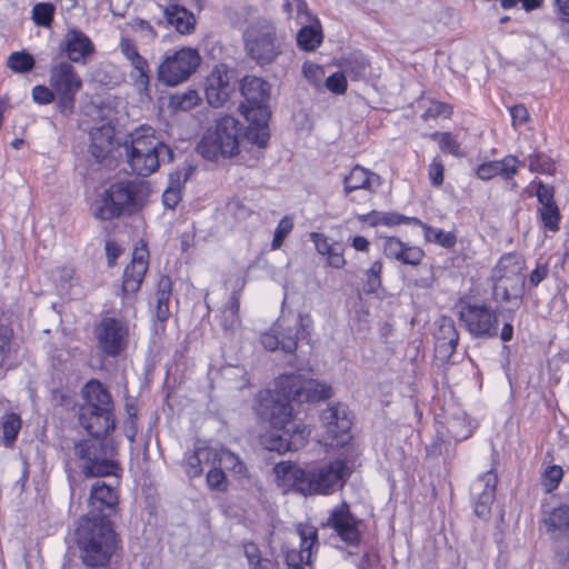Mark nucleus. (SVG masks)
Segmentation results:
<instances>
[{
    "instance_id": "nucleus-1",
    "label": "nucleus",
    "mask_w": 569,
    "mask_h": 569,
    "mask_svg": "<svg viewBox=\"0 0 569 569\" xmlns=\"http://www.w3.org/2000/svg\"><path fill=\"white\" fill-rule=\"evenodd\" d=\"M276 397L262 403V415L270 420L271 429L261 437L266 449L286 453L302 448L310 430L292 419L290 402L325 400L331 397V387L301 375H282L276 380Z\"/></svg>"
},
{
    "instance_id": "nucleus-2",
    "label": "nucleus",
    "mask_w": 569,
    "mask_h": 569,
    "mask_svg": "<svg viewBox=\"0 0 569 569\" xmlns=\"http://www.w3.org/2000/svg\"><path fill=\"white\" fill-rule=\"evenodd\" d=\"M82 562L91 568L104 567L118 548L117 535L109 520L83 517L76 531Z\"/></svg>"
},
{
    "instance_id": "nucleus-3",
    "label": "nucleus",
    "mask_w": 569,
    "mask_h": 569,
    "mask_svg": "<svg viewBox=\"0 0 569 569\" xmlns=\"http://www.w3.org/2000/svg\"><path fill=\"white\" fill-rule=\"evenodd\" d=\"M241 92L246 102L241 103L239 109L249 122L243 137L253 146L266 148L270 137L268 128L270 110L267 104L270 87L261 78L246 77L241 83Z\"/></svg>"
},
{
    "instance_id": "nucleus-4",
    "label": "nucleus",
    "mask_w": 569,
    "mask_h": 569,
    "mask_svg": "<svg viewBox=\"0 0 569 569\" xmlns=\"http://www.w3.org/2000/svg\"><path fill=\"white\" fill-rule=\"evenodd\" d=\"M124 148L128 164L141 177L150 176L157 171L161 162H170L173 159V151L156 136L151 127L142 126L131 132Z\"/></svg>"
},
{
    "instance_id": "nucleus-5",
    "label": "nucleus",
    "mask_w": 569,
    "mask_h": 569,
    "mask_svg": "<svg viewBox=\"0 0 569 569\" xmlns=\"http://www.w3.org/2000/svg\"><path fill=\"white\" fill-rule=\"evenodd\" d=\"M83 403L79 422L89 435H108L114 429L113 400L108 389L98 380H90L82 389Z\"/></svg>"
},
{
    "instance_id": "nucleus-6",
    "label": "nucleus",
    "mask_w": 569,
    "mask_h": 569,
    "mask_svg": "<svg viewBox=\"0 0 569 569\" xmlns=\"http://www.w3.org/2000/svg\"><path fill=\"white\" fill-rule=\"evenodd\" d=\"M247 54L259 66L273 63L283 52L284 37L266 19L251 22L243 33Z\"/></svg>"
},
{
    "instance_id": "nucleus-7",
    "label": "nucleus",
    "mask_w": 569,
    "mask_h": 569,
    "mask_svg": "<svg viewBox=\"0 0 569 569\" xmlns=\"http://www.w3.org/2000/svg\"><path fill=\"white\" fill-rule=\"evenodd\" d=\"M241 124L238 119L224 116L217 120L213 130H208L198 143V152L214 161L220 157L232 158L239 153Z\"/></svg>"
},
{
    "instance_id": "nucleus-8",
    "label": "nucleus",
    "mask_w": 569,
    "mask_h": 569,
    "mask_svg": "<svg viewBox=\"0 0 569 569\" xmlns=\"http://www.w3.org/2000/svg\"><path fill=\"white\" fill-rule=\"evenodd\" d=\"M74 445V455L83 461L82 473L86 478L116 476L118 465L112 460L113 447L102 437L90 435Z\"/></svg>"
},
{
    "instance_id": "nucleus-9",
    "label": "nucleus",
    "mask_w": 569,
    "mask_h": 569,
    "mask_svg": "<svg viewBox=\"0 0 569 569\" xmlns=\"http://www.w3.org/2000/svg\"><path fill=\"white\" fill-rule=\"evenodd\" d=\"M312 320L309 315H298L296 318L281 317L273 327L261 336V345L269 351L282 350L293 353L298 340L310 333Z\"/></svg>"
},
{
    "instance_id": "nucleus-10",
    "label": "nucleus",
    "mask_w": 569,
    "mask_h": 569,
    "mask_svg": "<svg viewBox=\"0 0 569 569\" xmlns=\"http://www.w3.org/2000/svg\"><path fill=\"white\" fill-rule=\"evenodd\" d=\"M525 261L517 253L502 256L492 271L493 295L501 301L520 299L525 290Z\"/></svg>"
},
{
    "instance_id": "nucleus-11",
    "label": "nucleus",
    "mask_w": 569,
    "mask_h": 569,
    "mask_svg": "<svg viewBox=\"0 0 569 569\" xmlns=\"http://www.w3.org/2000/svg\"><path fill=\"white\" fill-rule=\"evenodd\" d=\"M459 320L475 338H493L498 336L499 318L495 309L486 303H461Z\"/></svg>"
},
{
    "instance_id": "nucleus-12",
    "label": "nucleus",
    "mask_w": 569,
    "mask_h": 569,
    "mask_svg": "<svg viewBox=\"0 0 569 569\" xmlns=\"http://www.w3.org/2000/svg\"><path fill=\"white\" fill-rule=\"evenodd\" d=\"M201 62L197 49L182 48L164 58L158 68V78L167 86H177L186 81Z\"/></svg>"
},
{
    "instance_id": "nucleus-13",
    "label": "nucleus",
    "mask_w": 569,
    "mask_h": 569,
    "mask_svg": "<svg viewBox=\"0 0 569 569\" xmlns=\"http://www.w3.org/2000/svg\"><path fill=\"white\" fill-rule=\"evenodd\" d=\"M98 347L109 357H117L128 346L129 325L126 320L104 317L94 329Z\"/></svg>"
},
{
    "instance_id": "nucleus-14",
    "label": "nucleus",
    "mask_w": 569,
    "mask_h": 569,
    "mask_svg": "<svg viewBox=\"0 0 569 569\" xmlns=\"http://www.w3.org/2000/svg\"><path fill=\"white\" fill-rule=\"evenodd\" d=\"M349 476L346 462L337 459L309 471L310 495H329L343 487Z\"/></svg>"
},
{
    "instance_id": "nucleus-15",
    "label": "nucleus",
    "mask_w": 569,
    "mask_h": 569,
    "mask_svg": "<svg viewBox=\"0 0 569 569\" xmlns=\"http://www.w3.org/2000/svg\"><path fill=\"white\" fill-rule=\"evenodd\" d=\"M321 421L326 428L327 436L323 441L327 446L341 447L350 440L352 421L343 406H329L322 411Z\"/></svg>"
},
{
    "instance_id": "nucleus-16",
    "label": "nucleus",
    "mask_w": 569,
    "mask_h": 569,
    "mask_svg": "<svg viewBox=\"0 0 569 569\" xmlns=\"http://www.w3.org/2000/svg\"><path fill=\"white\" fill-rule=\"evenodd\" d=\"M50 87L64 106H71L82 87V80L72 64L61 62L51 68Z\"/></svg>"
},
{
    "instance_id": "nucleus-17",
    "label": "nucleus",
    "mask_w": 569,
    "mask_h": 569,
    "mask_svg": "<svg viewBox=\"0 0 569 569\" xmlns=\"http://www.w3.org/2000/svg\"><path fill=\"white\" fill-rule=\"evenodd\" d=\"M89 511L86 517L107 519L118 509L119 493L117 487L104 481H96L90 489L88 499Z\"/></svg>"
},
{
    "instance_id": "nucleus-18",
    "label": "nucleus",
    "mask_w": 569,
    "mask_h": 569,
    "mask_svg": "<svg viewBox=\"0 0 569 569\" xmlns=\"http://www.w3.org/2000/svg\"><path fill=\"white\" fill-rule=\"evenodd\" d=\"M107 192L110 201L119 207L120 214L123 210L132 211L142 207L148 197V188L142 182H117Z\"/></svg>"
},
{
    "instance_id": "nucleus-19",
    "label": "nucleus",
    "mask_w": 569,
    "mask_h": 569,
    "mask_svg": "<svg viewBox=\"0 0 569 569\" xmlns=\"http://www.w3.org/2000/svg\"><path fill=\"white\" fill-rule=\"evenodd\" d=\"M296 533L300 539V549L286 552V560L291 569H301L302 563H310L312 553L318 549L317 529L308 523H299Z\"/></svg>"
},
{
    "instance_id": "nucleus-20",
    "label": "nucleus",
    "mask_w": 569,
    "mask_h": 569,
    "mask_svg": "<svg viewBox=\"0 0 569 569\" xmlns=\"http://www.w3.org/2000/svg\"><path fill=\"white\" fill-rule=\"evenodd\" d=\"M327 525L348 545H357L360 540L359 521L350 512L345 502L330 511Z\"/></svg>"
},
{
    "instance_id": "nucleus-21",
    "label": "nucleus",
    "mask_w": 569,
    "mask_h": 569,
    "mask_svg": "<svg viewBox=\"0 0 569 569\" xmlns=\"http://www.w3.org/2000/svg\"><path fill=\"white\" fill-rule=\"evenodd\" d=\"M497 482V473L493 470H489L479 476L471 485L470 492L477 516L483 517L489 515L495 500Z\"/></svg>"
},
{
    "instance_id": "nucleus-22",
    "label": "nucleus",
    "mask_w": 569,
    "mask_h": 569,
    "mask_svg": "<svg viewBox=\"0 0 569 569\" xmlns=\"http://www.w3.org/2000/svg\"><path fill=\"white\" fill-rule=\"evenodd\" d=\"M278 486L284 492L295 490L305 496L310 495L309 471L291 462H280L274 468Z\"/></svg>"
},
{
    "instance_id": "nucleus-23",
    "label": "nucleus",
    "mask_w": 569,
    "mask_h": 569,
    "mask_svg": "<svg viewBox=\"0 0 569 569\" xmlns=\"http://www.w3.org/2000/svg\"><path fill=\"white\" fill-rule=\"evenodd\" d=\"M234 90L230 83L228 71L223 67H217L207 79L206 97L208 103L213 108L222 107Z\"/></svg>"
},
{
    "instance_id": "nucleus-24",
    "label": "nucleus",
    "mask_w": 569,
    "mask_h": 569,
    "mask_svg": "<svg viewBox=\"0 0 569 569\" xmlns=\"http://www.w3.org/2000/svg\"><path fill=\"white\" fill-rule=\"evenodd\" d=\"M382 250L387 258L410 266L420 264L425 257V251L420 247L403 242L397 237H386Z\"/></svg>"
},
{
    "instance_id": "nucleus-25",
    "label": "nucleus",
    "mask_w": 569,
    "mask_h": 569,
    "mask_svg": "<svg viewBox=\"0 0 569 569\" xmlns=\"http://www.w3.org/2000/svg\"><path fill=\"white\" fill-rule=\"evenodd\" d=\"M148 258L149 252L146 247L133 250L132 260L123 272L122 290L126 293H136L139 290L148 270Z\"/></svg>"
},
{
    "instance_id": "nucleus-26",
    "label": "nucleus",
    "mask_w": 569,
    "mask_h": 569,
    "mask_svg": "<svg viewBox=\"0 0 569 569\" xmlns=\"http://www.w3.org/2000/svg\"><path fill=\"white\" fill-rule=\"evenodd\" d=\"M521 166V161L508 154L501 160L488 161L479 164L476 169V174L481 180H490L495 177H501L503 180H511Z\"/></svg>"
},
{
    "instance_id": "nucleus-27",
    "label": "nucleus",
    "mask_w": 569,
    "mask_h": 569,
    "mask_svg": "<svg viewBox=\"0 0 569 569\" xmlns=\"http://www.w3.org/2000/svg\"><path fill=\"white\" fill-rule=\"evenodd\" d=\"M172 296V281L168 276H161L157 283V289L150 300L153 315L158 323L163 329L164 322L170 318V299Z\"/></svg>"
},
{
    "instance_id": "nucleus-28",
    "label": "nucleus",
    "mask_w": 569,
    "mask_h": 569,
    "mask_svg": "<svg viewBox=\"0 0 569 569\" xmlns=\"http://www.w3.org/2000/svg\"><path fill=\"white\" fill-rule=\"evenodd\" d=\"M63 48L72 62L84 61L94 51L90 38L78 29L68 30L63 39Z\"/></svg>"
},
{
    "instance_id": "nucleus-29",
    "label": "nucleus",
    "mask_w": 569,
    "mask_h": 569,
    "mask_svg": "<svg viewBox=\"0 0 569 569\" xmlns=\"http://www.w3.org/2000/svg\"><path fill=\"white\" fill-rule=\"evenodd\" d=\"M433 336L437 351L443 357H450L455 352L459 341V333L453 320L449 317H441L437 321Z\"/></svg>"
},
{
    "instance_id": "nucleus-30",
    "label": "nucleus",
    "mask_w": 569,
    "mask_h": 569,
    "mask_svg": "<svg viewBox=\"0 0 569 569\" xmlns=\"http://www.w3.org/2000/svg\"><path fill=\"white\" fill-rule=\"evenodd\" d=\"M310 240L313 242L317 252L327 257V263L335 269L346 266L343 252L345 247L338 242H330L329 238L320 232H311Z\"/></svg>"
},
{
    "instance_id": "nucleus-31",
    "label": "nucleus",
    "mask_w": 569,
    "mask_h": 569,
    "mask_svg": "<svg viewBox=\"0 0 569 569\" xmlns=\"http://www.w3.org/2000/svg\"><path fill=\"white\" fill-rule=\"evenodd\" d=\"M381 184L380 177L363 167L356 166L343 179L346 193L357 190L373 192Z\"/></svg>"
},
{
    "instance_id": "nucleus-32",
    "label": "nucleus",
    "mask_w": 569,
    "mask_h": 569,
    "mask_svg": "<svg viewBox=\"0 0 569 569\" xmlns=\"http://www.w3.org/2000/svg\"><path fill=\"white\" fill-rule=\"evenodd\" d=\"M167 23L180 34H190L196 29V18L192 12L179 4H170L163 10Z\"/></svg>"
},
{
    "instance_id": "nucleus-33",
    "label": "nucleus",
    "mask_w": 569,
    "mask_h": 569,
    "mask_svg": "<svg viewBox=\"0 0 569 569\" xmlns=\"http://www.w3.org/2000/svg\"><path fill=\"white\" fill-rule=\"evenodd\" d=\"M53 282L60 295L80 296V280L71 267H59L52 273Z\"/></svg>"
},
{
    "instance_id": "nucleus-34",
    "label": "nucleus",
    "mask_w": 569,
    "mask_h": 569,
    "mask_svg": "<svg viewBox=\"0 0 569 569\" xmlns=\"http://www.w3.org/2000/svg\"><path fill=\"white\" fill-rule=\"evenodd\" d=\"M547 531L553 538L569 537V506L553 509L546 518Z\"/></svg>"
},
{
    "instance_id": "nucleus-35",
    "label": "nucleus",
    "mask_w": 569,
    "mask_h": 569,
    "mask_svg": "<svg viewBox=\"0 0 569 569\" xmlns=\"http://www.w3.org/2000/svg\"><path fill=\"white\" fill-rule=\"evenodd\" d=\"M217 449L204 446L198 442L193 452L187 453L184 457V469L190 478L199 477L203 472L201 467V459L216 460Z\"/></svg>"
},
{
    "instance_id": "nucleus-36",
    "label": "nucleus",
    "mask_w": 569,
    "mask_h": 569,
    "mask_svg": "<svg viewBox=\"0 0 569 569\" xmlns=\"http://www.w3.org/2000/svg\"><path fill=\"white\" fill-rule=\"evenodd\" d=\"M410 224L419 226L423 230L426 242L436 243L446 249L453 248L457 243V237L453 232L429 226L416 217L410 220Z\"/></svg>"
},
{
    "instance_id": "nucleus-37",
    "label": "nucleus",
    "mask_w": 569,
    "mask_h": 569,
    "mask_svg": "<svg viewBox=\"0 0 569 569\" xmlns=\"http://www.w3.org/2000/svg\"><path fill=\"white\" fill-rule=\"evenodd\" d=\"M239 308V293L233 292L219 316V325L228 333H233L240 327Z\"/></svg>"
},
{
    "instance_id": "nucleus-38",
    "label": "nucleus",
    "mask_w": 569,
    "mask_h": 569,
    "mask_svg": "<svg viewBox=\"0 0 569 569\" xmlns=\"http://www.w3.org/2000/svg\"><path fill=\"white\" fill-rule=\"evenodd\" d=\"M413 217H407L397 212H382V211H371L366 214L359 216V220L361 222H366L371 227L377 226H387L393 227L401 223L410 224V220Z\"/></svg>"
},
{
    "instance_id": "nucleus-39",
    "label": "nucleus",
    "mask_w": 569,
    "mask_h": 569,
    "mask_svg": "<svg viewBox=\"0 0 569 569\" xmlns=\"http://www.w3.org/2000/svg\"><path fill=\"white\" fill-rule=\"evenodd\" d=\"M131 70L129 77L133 87L139 93H147L150 87V67L146 58L130 62Z\"/></svg>"
},
{
    "instance_id": "nucleus-40",
    "label": "nucleus",
    "mask_w": 569,
    "mask_h": 569,
    "mask_svg": "<svg viewBox=\"0 0 569 569\" xmlns=\"http://www.w3.org/2000/svg\"><path fill=\"white\" fill-rule=\"evenodd\" d=\"M316 24L302 27L297 34L298 47L306 51L316 50L322 42V33L320 23L315 20Z\"/></svg>"
},
{
    "instance_id": "nucleus-41",
    "label": "nucleus",
    "mask_w": 569,
    "mask_h": 569,
    "mask_svg": "<svg viewBox=\"0 0 569 569\" xmlns=\"http://www.w3.org/2000/svg\"><path fill=\"white\" fill-rule=\"evenodd\" d=\"M216 460L219 467L224 468L237 476H242L246 472L244 463L237 455L227 449H217Z\"/></svg>"
},
{
    "instance_id": "nucleus-42",
    "label": "nucleus",
    "mask_w": 569,
    "mask_h": 569,
    "mask_svg": "<svg viewBox=\"0 0 569 569\" xmlns=\"http://www.w3.org/2000/svg\"><path fill=\"white\" fill-rule=\"evenodd\" d=\"M243 552L248 560L249 569H273V562L261 556V552L257 545L247 542L243 545Z\"/></svg>"
},
{
    "instance_id": "nucleus-43",
    "label": "nucleus",
    "mask_w": 569,
    "mask_h": 569,
    "mask_svg": "<svg viewBox=\"0 0 569 569\" xmlns=\"http://www.w3.org/2000/svg\"><path fill=\"white\" fill-rule=\"evenodd\" d=\"M108 197L107 190L93 203V211L96 218L100 220H111L120 216L119 207H116Z\"/></svg>"
},
{
    "instance_id": "nucleus-44",
    "label": "nucleus",
    "mask_w": 569,
    "mask_h": 569,
    "mask_svg": "<svg viewBox=\"0 0 569 569\" xmlns=\"http://www.w3.org/2000/svg\"><path fill=\"white\" fill-rule=\"evenodd\" d=\"M430 139L438 141L439 148L442 152L452 154L455 157H461L460 142L451 132H432Z\"/></svg>"
},
{
    "instance_id": "nucleus-45",
    "label": "nucleus",
    "mask_w": 569,
    "mask_h": 569,
    "mask_svg": "<svg viewBox=\"0 0 569 569\" xmlns=\"http://www.w3.org/2000/svg\"><path fill=\"white\" fill-rule=\"evenodd\" d=\"M283 8L290 18L297 19V21L301 24L317 20L310 14L307 2L305 0L287 1Z\"/></svg>"
},
{
    "instance_id": "nucleus-46",
    "label": "nucleus",
    "mask_w": 569,
    "mask_h": 569,
    "mask_svg": "<svg viewBox=\"0 0 569 569\" xmlns=\"http://www.w3.org/2000/svg\"><path fill=\"white\" fill-rule=\"evenodd\" d=\"M7 64L13 72L23 73L33 69L34 59L27 52L17 51L9 56Z\"/></svg>"
},
{
    "instance_id": "nucleus-47",
    "label": "nucleus",
    "mask_w": 569,
    "mask_h": 569,
    "mask_svg": "<svg viewBox=\"0 0 569 569\" xmlns=\"http://www.w3.org/2000/svg\"><path fill=\"white\" fill-rule=\"evenodd\" d=\"M21 428L20 417L16 413L6 416L2 422V441L7 447H10L17 439Z\"/></svg>"
},
{
    "instance_id": "nucleus-48",
    "label": "nucleus",
    "mask_w": 569,
    "mask_h": 569,
    "mask_svg": "<svg viewBox=\"0 0 569 569\" xmlns=\"http://www.w3.org/2000/svg\"><path fill=\"white\" fill-rule=\"evenodd\" d=\"M199 101L200 97L198 91L191 89L183 92H177L171 97V104L183 111L194 108Z\"/></svg>"
},
{
    "instance_id": "nucleus-49",
    "label": "nucleus",
    "mask_w": 569,
    "mask_h": 569,
    "mask_svg": "<svg viewBox=\"0 0 569 569\" xmlns=\"http://www.w3.org/2000/svg\"><path fill=\"white\" fill-rule=\"evenodd\" d=\"M539 216L543 223V227L552 232H557L559 230V223H560V212L557 204L548 206V207H540L539 208Z\"/></svg>"
},
{
    "instance_id": "nucleus-50",
    "label": "nucleus",
    "mask_w": 569,
    "mask_h": 569,
    "mask_svg": "<svg viewBox=\"0 0 569 569\" xmlns=\"http://www.w3.org/2000/svg\"><path fill=\"white\" fill-rule=\"evenodd\" d=\"M54 7L51 3H38L32 9V19L37 26L49 27L53 20Z\"/></svg>"
},
{
    "instance_id": "nucleus-51",
    "label": "nucleus",
    "mask_w": 569,
    "mask_h": 569,
    "mask_svg": "<svg viewBox=\"0 0 569 569\" xmlns=\"http://www.w3.org/2000/svg\"><path fill=\"white\" fill-rule=\"evenodd\" d=\"M368 63L362 56H353L346 60L343 72L351 79H360L365 76Z\"/></svg>"
},
{
    "instance_id": "nucleus-52",
    "label": "nucleus",
    "mask_w": 569,
    "mask_h": 569,
    "mask_svg": "<svg viewBox=\"0 0 569 569\" xmlns=\"http://www.w3.org/2000/svg\"><path fill=\"white\" fill-rule=\"evenodd\" d=\"M529 169L532 172L553 174L555 164L551 159L542 153H535L529 158Z\"/></svg>"
},
{
    "instance_id": "nucleus-53",
    "label": "nucleus",
    "mask_w": 569,
    "mask_h": 569,
    "mask_svg": "<svg viewBox=\"0 0 569 569\" xmlns=\"http://www.w3.org/2000/svg\"><path fill=\"white\" fill-rule=\"evenodd\" d=\"M292 229H293V220L288 216L283 217L279 221V223L274 230L273 239L271 242V249L272 250L280 249L284 239L292 231Z\"/></svg>"
},
{
    "instance_id": "nucleus-54",
    "label": "nucleus",
    "mask_w": 569,
    "mask_h": 569,
    "mask_svg": "<svg viewBox=\"0 0 569 569\" xmlns=\"http://www.w3.org/2000/svg\"><path fill=\"white\" fill-rule=\"evenodd\" d=\"M381 261H375L371 267L366 271V290L368 292H376L381 287Z\"/></svg>"
},
{
    "instance_id": "nucleus-55",
    "label": "nucleus",
    "mask_w": 569,
    "mask_h": 569,
    "mask_svg": "<svg viewBox=\"0 0 569 569\" xmlns=\"http://www.w3.org/2000/svg\"><path fill=\"white\" fill-rule=\"evenodd\" d=\"M448 432L455 440L461 441L470 437L471 429L465 418H453L448 421Z\"/></svg>"
},
{
    "instance_id": "nucleus-56",
    "label": "nucleus",
    "mask_w": 569,
    "mask_h": 569,
    "mask_svg": "<svg viewBox=\"0 0 569 569\" xmlns=\"http://www.w3.org/2000/svg\"><path fill=\"white\" fill-rule=\"evenodd\" d=\"M131 30L139 33L141 39L147 43L152 42L157 38V31L154 28L143 19H134L129 23Z\"/></svg>"
},
{
    "instance_id": "nucleus-57",
    "label": "nucleus",
    "mask_w": 569,
    "mask_h": 569,
    "mask_svg": "<svg viewBox=\"0 0 569 569\" xmlns=\"http://www.w3.org/2000/svg\"><path fill=\"white\" fill-rule=\"evenodd\" d=\"M207 485L212 490L221 492L227 490L228 481L221 467H213L212 469L209 470V472L207 473Z\"/></svg>"
},
{
    "instance_id": "nucleus-58",
    "label": "nucleus",
    "mask_w": 569,
    "mask_h": 569,
    "mask_svg": "<svg viewBox=\"0 0 569 569\" xmlns=\"http://www.w3.org/2000/svg\"><path fill=\"white\" fill-rule=\"evenodd\" d=\"M562 476H563V471H562L561 467L556 466V465L549 466L543 473V480H542V485H543L546 491L550 492L553 489H556L558 487L559 482L561 481Z\"/></svg>"
},
{
    "instance_id": "nucleus-59",
    "label": "nucleus",
    "mask_w": 569,
    "mask_h": 569,
    "mask_svg": "<svg viewBox=\"0 0 569 569\" xmlns=\"http://www.w3.org/2000/svg\"><path fill=\"white\" fill-rule=\"evenodd\" d=\"M181 200V189L178 181L170 180V186L163 191L162 201L166 208L174 209Z\"/></svg>"
},
{
    "instance_id": "nucleus-60",
    "label": "nucleus",
    "mask_w": 569,
    "mask_h": 569,
    "mask_svg": "<svg viewBox=\"0 0 569 569\" xmlns=\"http://www.w3.org/2000/svg\"><path fill=\"white\" fill-rule=\"evenodd\" d=\"M452 113V107L440 101H430V106L422 113V119L428 120L437 118L439 116L450 117Z\"/></svg>"
},
{
    "instance_id": "nucleus-61",
    "label": "nucleus",
    "mask_w": 569,
    "mask_h": 569,
    "mask_svg": "<svg viewBox=\"0 0 569 569\" xmlns=\"http://www.w3.org/2000/svg\"><path fill=\"white\" fill-rule=\"evenodd\" d=\"M326 87L333 93H345L347 90V76L345 72H335L326 80Z\"/></svg>"
},
{
    "instance_id": "nucleus-62",
    "label": "nucleus",
    "mask_w": 569,
    "mask_h": 569,
    "mask_svg": "<svg viewBox=\"0 0 569 569\" xmlns=\"http://www.w3.org/2000/svg\"><path fill=\"white\" fill-rule=\"evenodd\" d=\"M443 171L445 166L439 159V157H435L429 164L428 176L431 181V183L435 187H439L443 183Z\"/></svg>"
},
{
    "instance_id": "nucleus-63",
    "label": "nucleus",
    "mask_w": 569,
    "mask_h": 569,
    "mask_svg": "<svg viewBox=\"0 0 569 569\" xmlns=\"http://www.w3.org/2000/svg\"><path fill=\"white\" fill-rule=\"evenodd\" d=\"M227 210L237 220H244L251 214V209L239 199H232L227 204Z\"/></svg>"
},
{
    "instance_id": "nucleus-64",
    "label": "nucleus",
    "mask_w": 569,
    "mask_h": 569,
    "mask_svg": "<svg viewBox=\"0 0 569 569\" xmlns=\"http://www.w3.org/2000/svg\"><path fill=\"white\" fill-rule=\"evenodd\" d=\"M536 196L538 198L540 207H548V206L556 204L555 190L550 186L539 182L538 187H537Z\"/></svg>"
}]
</instances>
